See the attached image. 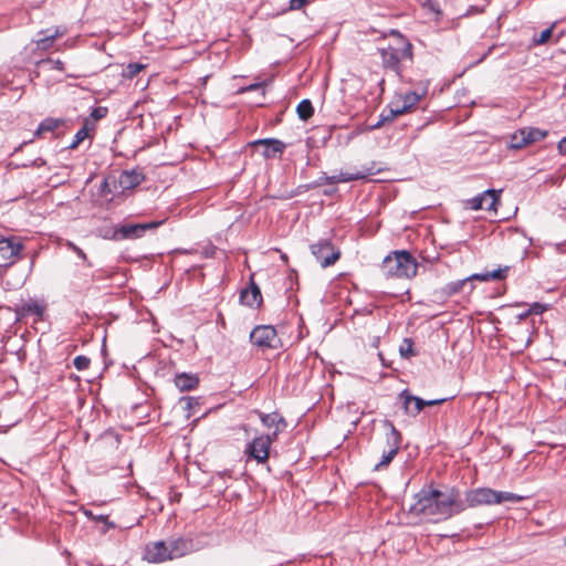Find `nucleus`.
<instances>
[{"label": "nucleus", "mask_w": 566, "mask_h": 566, "mask_svg": "<svg viewBox=\"0 0 566 566\" xmlns=\"http://www.w3.org/2000/svg\"><path fill=\"white\" fill-rule=\"evenodd\" d=\"M397 453L398 452H395L394 450L384 451L381 460L375 465V470H380L381 468L389 465Z\"/></svg>", "instance_id": "c9c22d12"}, {"label": "nucleus", "mask_w": 566, "mask_h": 566, "mask_svg": "<svg viewBox=\"0 0 566 566\" xmlns=\"http://www.w3.org/2000/svg\"><path fill=\"white\" fill-rule=\"evenodd\" d=\"M250 342L253 346L265 349H279L282 347V340L272 325H258L250 333Z\"/></svg>", "instance_id": "0eeeda50"}, {"label": "nucleus", "mask_w": 566, "mask_h": 566, "mask_svg": "<svg viewBox=\"0 0 566 566\" xmlns=\"http://www.w3.org/2000/svg\"><path fill=\"white\" fill-rule=\"evenodd\" d=\"M296 113L301 120H308L314 115V107L308 98L302 99L296 106Z\"/></svg>", "instance_id": "bb28decb"}, {"label": "nucleus", "mask_w": 566, "mask_h": 566, "mask_svg": "<svg viewBox=\"0 0 566 566\" xmlns=\"http://www.w3.org/2000/svg\"><path fill=\"white\" fill-rule=\"evenodd\" d=\"M407 113V107H397V108H389L388 111H382L380 114V119L384 123L394 120L397 116L402 115Z\"/></svg>", "instance_id": "2f4dec72"}, {"label": "nucleus", "mask_w": 566, "mask_h": 566, "mask_svg": "<svg viewBox=\"0 0 566 566\" xmlns=\"http://www.w3.org/2000/svg\"><path fill=\"white\" fill-rule=\"evenodd\" d=\"M64 31L61 30L60 27L55 28L54 31L50 29L41 30L38 33V39L34 41L36 44V49L41 51H46L52 48L55 39L62 36Z\"/></svg>", "instance_id": "aec40b11"}, {"label": "nucleus", "mask_w": 566, "mask_h": 566, "mask_svg": "<svg viewBox=\"0 0 566 566\" xmlns=\"http://www.w3.org/2000/svg\"><path fill=\"white\" fill-rule=\"evenodd\" d=\"M461 504L463 511L469 507L496 504V491L490 488L467 490L464 497L461 496Z\"/></svg>", "instance_id": "6e6552de"}, {"label": "nucleus", "mask_w": 566, "mask_h": 566, "mask_svg": "<svg viewBox=\"0 0 566 566\" xmlns=\"http://www.w3.org/2000/svg\"><path fill=\"white\" fill-rule=\"evenodd\" d=\"M115 230V226L114 227H111V228H107L104 230V234H103V238L104 239H108V240H114V238L112 237L113 235V231Z\"/></svg>", "instance_id": "4d7b16f0"}, {"label": "nucleus", "mask_w": 566, "mask_h": 566, "mask_svg": "<svg viewBox=\"0 0 566 566\" xmlns=\"http://www.w3.org/2000/svg\"><path fill=\"white\" fill-rule=\"evenodd\" d=\"M547 305L542 304L539 302H534L530 307L528 312L531 315H541L544 311L547 310Z\"/></svg>", "instance_id": "37998d69"}, {"label": "nucleus", "mask_w": 566, "mask_h": 566, "mask_svg": "<svg viewBox=\"0 0 566 566\" xmlns=\"http://www.w3.org/2000/svg\"><path fill=\"white\" fill-rule=\"evenodd\" d=\"M381 59V66L385 70L392 71L400 80L403 78L401 61H413V45L406 43L402 45L388 44L384 48H378Z\"/></svg>", "instance_id": "7ed1b4c3"}, {"label": "nucleus", "mask_w": 566, "mask_h": 566, "mask_svg": "<svg viewBox=\"0 0 566 566\" xmlns=\"http://www.w3.org/2000/svg\"><path fill=\"white\" fill-rule=\"evenodd\" d=\"M145 67L144 64L140 63H129L123 71V75L127 78L135 77Z\"/></svg>", "instance_id": "f704fd0d"}, {"label": "nucleus", "mask_w": 566, "mask_h": 566, "mask_svg": "<svg viewBox=\"0 0 566 566\" xmlns=\"http://www.w3.org/2000/svg\"><path fill=\"white\" fill-rule=\"evenodd\" d=\"M264 85H265V82L253 83L248 86L240 87L238 90V94H243L245 92H251V91H261L262 95H264Z\"/></svg>", "instance_id": "a19ab883"}, {"label": "nucleus", "mask_w": 566, "mask_h": 566, "mask_svg": "<svg viewBox=\"0 0 566 566\" xmlns=\"http://www.w3.org/2000/svg\"><path fill=\"white\" fill-rule=\"evenodd\" d=\"M70 245L72 247L73 251H74V252H75V253H76V254H77L82 260L87 261V256H86L85 252H84L81 248H78V247H76V245H74V244H72V243H71Z\"/></svg>", "instance_id": "3c124183"}, {"label": "nucleus", "mask_w": 566, "mask_h": 566, "mask_svg": "<svg viewBox=\"0 0 566 566\" xmlns=\"http://www.w3.org/2000/svg\"><path fill=\"white\" fill-rule=\"evenodd\" d=\"M524 136L526 138L527 145L539 142L547 136V130H542L536 127H523Z\"/></svg>", "instance_id": "cd10ccee"}, {"label": "nucleus", "mask_w": 566, "mask_h": 566, "mask_svg": "<svg viewBox=\"0 0 566 566\" xmlns=\"http://www.w3.org/2000/svg\"><path fill=\"white\" fill-rule=\"evenodd\" d=\"M285 428H275L271 433L268 434H260L261 437H268L269 438V446L277 439L279 433L282 432Z\"/></svg>", "instance_id": "49530a36"}, {"label": "nucleus", "mask_w": 566, "mask_h": 566, "mask_svg": "<svg viewBox=\"0 0 566 566\" xmlns=\"http://www.w3.org/2000/svg\"><path fill=\"white\" fill-rule=\"evenodd\" d=\"M524 130L518 129L516 130L514 134L511 135V138H510V148L512 149H522L524 148L525 146H527V142H526V138L524 136Z\"/></svg>", "instance_id": "c85d7f7f"}, {"label": "nucleus", "mask_w": 566, "mask_h": 566, "mask_svg": "<svg viewBox=\"0 0 566 566\" xmlns=\"http://www.w3.org/2000/svg\"><path fill=\"white\" fill-rule=\"evenodd\" d=\"M370 172H340L338 175L327 176L325 172L317 178L316 180L312 181L311 184L305 185L306 190L318 188L323 185H336L339 182H349L354 180H359L366 178Z\"/></svg>", "instance_id": "ddd939ff"}, {"label": "nucleus", "mask_w": 566, "mask_h": 566, "mask_svg": "<svg viewBox=\"0 0 566 566\" xmlns=\"http://www.w3.org/2000/svg\"><path fill=\"white\" fill-rule=\"evenodd\" d=\"M337 191V188L326 189L324 190V195L331 196Z\"/></svg>", "instance_id": "13d9d810"}, {"label": "nucleus", "mask_w": 566, "mask_h": 566, "mask_svg": "<svg viewBox=\"0 0 566 566\" xmlns=\"http://www.w3.org/2000/svg\"><path fill=\"white\" fill-rule=\"evenodd\" d=\"M564 544L566 545V537L564 538Z\"/></svg>", "instance_id": "69168bd1"}, {"label": "nucleus", "mask_w": 566, "mask_h": 566, "mask_svg": "<svg viewBox=\"0 0 566 566\" xmlns=\"http://www.w3.org/2000/svg\"><path fill=\"white\" fill-rule=\"evenodd\" d=\"M258 415L260 417V420L262 422V424L265 427V428H286L287 427V422L285 420V418L277 411H274V412H271V413H264V412H261V411H258Z\"/></svg>", "instance_id": "4be33fe9"}, {"label": "nucleus", "mask_w": 566, "mask_h": 566, "mask_svg": "<svg viewBox=\"0 0 566 566\" xmlns=\"http://www.w3.org/2000/svg\"><path fill=\"white\" fill-rule=\"evenodd\" d=\"M552 35H553V27L543 30L539 34V38L535 42H536V44H544L551 39Z\"/></svg>", "instance_id": "c03bdc74"}, {"label": "nucleus", "mask_w": 566, "mask_h": 566, "mask_svg": "<svg viewBox=\"0 0 566 566\" xmlns=\"http://www.w3.org/2000/svg\"><path fill=\"white\" fill-rule=\"evenodd\" d=\"M313 1L314 0H290L289 8L283 10V12L301 10L305 8L307 4L312 3Z\"/></svg>", "instance_id": "58836bf2"}, {"label": "nucleus", "mask_w": 566, "mask_h": 566, "mask_svg": "<svg viewBox=\"0 0 566 566\" xmlns=\"http://www.w3.org/2000/svg\"><path fill=\"white\" fill-rule=\"evenodd\" d=\"M311 253L323 269L334 265L342 256V251L331 239L323 238L310 245Z\"/></svg>", "instance_id": "39448f33"}, {"label": "nucleus", "mask_w": 566, "mask_h": 566, "mask_svg": "<svg viewBox=\"0 0 566 566\" xmlns=\"http://www.w3.org/2000/svg\"><path fill=\"white\" fill-rule=\"evenodd\" d=\"M557 148L560 154L566 155V136L558 142Z\"/></svg>", "instance_id": "6e6d98bb"}, {"label": "nucleus", "mask_w": 566, "mask_h": 566, "mask_svg": "<svg viewBox=\"0 0 566 566\" xmlns=\"http://www.w3.org/2000/svg\"><path fill=\"white\" fill-rule=\"evenodd\" d=\"M449 398H441V399H432V400H426V407L437 406L446 402Z\"/></svg>", "instance_id": "603ef678"}, {"label": "nucleus", "mask_w": 566, "mask_h": 566, "mask_svg": "<svg viewBox=\"0 0 566 566\" xmlns=\"http://www.w3.org/2000/svg\"><path fill=\"white\" fill-rule=\"evenodd\" d=\"M182 400L186 401L188 409H192L193 405H199L198 400L192 397H184Z\"/></svg>", "instance_id": "5fc2aeb1"}, {"label": "nucleus", "mask_w": 566, "mask_h": 566, "mask_svg": "<svg viewBox=\"0 0 566 566\" xmlns=\"http://www.w3.org/2000/svg\"><path fill=\"white\" fill-rule=\"evenodd\" d=\"M143 559L151 564H161L172 560L167 541L149 542L145 545Z\"/></svg>", "instance_id": "1a4fd4ad"}, {"label": "nucleus", "mask_w": 566, "mask_h": 566, "mask_svg": "<svg viewBox=\"0 0 566 566\" xmlns=\"http://www.w3.org/2000/svg\"><path fill=\"white\" fill-rule=\"evenodd\" d=\"M467 279H469V289H468V293H471L473 290H474V285H473V281H481V282H488V276H486V272H483V273H474V274H471L469 276H467Z\"/></svg>", "instance_id": "ea45409f"}, {"label": "nucleus", "mask_w": 566, "mask_h": 566, "mask_svg": "<svg viewBox=\"0 0 566 566\" xmlns=\"http://www.w3.org/2000/svg\"><path fill=\"white\" fill-rule=\"evenodd\" d=\"M24 244L15 235L4 237L0 234V256L4 262L18 260L23 258Z\"/></svg>", "instance_id": "9b49d317"}, {"label": "nucleus", "mask_w": 566, "mask_h": 566, "mask_svg": "<svg viewBox=\"0 0 566 566\" xmlns=\"http://www.w3.org/2000/svg\"><path fill=\"white\" fill-rule=\"evenodd\" d=\"M413 497L415 503L409 507V513L424 516L431 522L447 521L463 512L461 492L455 486L441 491L426 485Z\"/></svg>", "instance_id": "f257e3e1"}, {"label": "nucleus", "mask_w": 566, "mask_h": 566, "mask_svg": "<svg viewBox=\"0 0 566 566\" xmlns=\"http://www.w3.org/2000/svg\"><path fill=\"white\" fill-rule=\"evenodd\" d=\"M270 451L271 447L269 446V438L258 436L247 444L244 453L249 459H253L259 464H262L268 462Z\"/></svg>", "instance_id": "4468645a"}, {"label": "nucleus", "mask_w": 566, "mask_h": 566, "mask_svg": "<svg viewBox=\"0 0 566 566\" xmlns=\"http://www.w3.org/2000/svg\"><path fill=\"white\" fill-rule=\"evenodd\" d=\"M252 148L262 147L261 155L264 159H281L286 149V144L277 138H261L249 143Z\"/></svg>", "instance_id": "9d476101"}, {"label": "nucleus", "mask_w": 566, "mask_h": 566, "mask_svg": "<svg viewBox=\"0 0 566 566\" xmlns=\"http://www.w3.org/2000/svg\"><path fill=\"white\" fill-rule=\"evenodd\" d=\"M531 316L530 312H528V308L522 313H518L515 318H516V322L517 324L521 323L522 321H525L526 318H528Z\"/></svg>", "instance_id": "864d4df0"}, {"label": "nucleus", "mask_w": 566, "mask_h": 566, "mask_svg": "<svg viewBox=\"0 0 566 566\" xmlns=\"http://www.w3.org/2000/svg\"><path fill=\"white\" fill-rule=\"evenodd\" d=\"M28 143H29V142H23L21 145H19V146L14 149V153H17V151L21 150V149H22V147H23L24 145H27Z\"/></svg>", "instance_id": "052dcab7"}, {"label": "nucleus", "mask_w": 566, "mask_h": 566, "mask_svg": "<svg viewBox=\"0 0 566 566\" xmlns=\"http://www.w3.org/2000/svg\"><path fill=\"white\" fill-rule=\"evenodd\" d=\"M385 123L379 118V120L373 125V128L376 129V128H380Z\"/></svg>", "instance_id": "bf43d9fd"}, {"label": "nucleus", "mask_w": 566, "mask_h": 566, "mask_svg": "<svg viewBox=\"0 0 566 566\" xmlns=\"http://www.w3.org/2000/svg\"><path fill=\"white\" fill-rule=\"evenodd\" d=\"M501 190L488 189L482 193L468 199L465 207L471 210L485 209L488 211H496V205L500 202Z\"/></svg>", "instance_id": "f8f14e48"}, {"label": "nucleus", "mask_w": 566, "mask_h": 566, "mask_svg": "<svg viewBox=\"0 0 566 566\" xmlns=\"http://www.w3.org/2000/svg\"><path fill=\"white\" fill-rule=\"evenodd\" d=\"M90 364L91 359L84 355H78L73 360L74 367L80 371L87 369L90 367Z\"/></svg>", "instance_id": "4c0bfd02"}, {"label": "nucleus", "mask_w": 566, "mask_h": 566, "mask_svg": "<svg viewBox=\"0 0 566 566\" xmlns=\"http://www.w3.org/2000/svg\"><path fill=\"white\" fill-rule=\"evenodd\" d=\"M399 397L402 400L405 412L409 416L416 417L426 407V400L411 395L408 389H403Z\"/></svg>", "instance_id": "a211bd4d"}, {"label": "nucleus", "mask_w": 566, "mask_h": 566, "mask_svg": "<svg viewBox=\"0 0 566 566\" xmlns=\"http://www.w3.org/2000/svg\"><path fill=\"white\" fill-rule=\"evenodd\" d=\"M419 263L407 250H396L388 254L381 263L386 277L411 279L417 275Z\"/></svg>", "instance_id": "f03ea898"}, {"label": "nucleus", "mask_w": 566, "mask_h": 566, "mask_svg": "<svg viewBox=\"0 0 566 566\" xmlns=\"http://www.w3.org/2000/svg\"><path fill=\"white\" fill-rule=\"evenodd\" d=\"M98 520H101V521L107 520V516L101 515V516L98 517Z\"/></svg>", "instance_id": "e2e57ef3"}, {"label": "nucleus", "mask_w": 566, "mask_h": 566, "mask_svg": "<svg viewBox=\"0 0 566 566\" xmlns=\"http://www.w3.org/2000/svg\"><path fill=\"white\" fill-rule=\"evenodd\" d=\"M523 499H524L523 496L517 495L512 492L496 491V504H501L503 502L518 503Z\"/></svg>", "instance_id": "7c9ffc66"}, {"label": "nucleus", "mask_w": 566, "mask_h": 566, "mask_svg": "<svg viewBox=\"0 0 566 566\" xmlns=\"http://www.w3.org/2000/svg\"><path fill=\"white\" fill-rule=\"evenodd\" d=\"M107 438L114 439V444H116V446L120 442V436L111 430L107 431L104 436V439H107Z\"/></svg>", "instance_id": "09e8293b"}, {"label": "nucleus", "mask_w": 566, "mask_h": 566, "mask_svg": "<svg viewBox=\"0 0 566 566\" xmlns=\"http://www.w3.org/2000/svg\"><path fill=\"white\" fill-rule=\"evenodd\" d=\"M38 67L49 66V69H55L59 71L64 70V63L61 60H53L51 57L42 59L36 62Z\"/></svg>", "instance_id": "72a5a7b5"}, {"label": "nucleus", "mask_w": 566, "mask_h": 566, "mask_svg": "<svg viewBox=\"0 0 566 566\" xmlns=\"http://www.w3.org/2000/svg\"><path fill=\"white\" fill-rule=\"evenodd\" d=\"M469 289V279L464 277L461 280H457L453 282L447 283L439 291H436V294L439 295V298L447 300L453 295L467 292Z\"/></svg>", "instance_id": "6ab92c4d"}, {"label": "nucleus", "mask_w": 566, "mask_h": 566, "mask_svg": "<svg viewBox=\"0 0 566 566\" xmlns=\"http://www.w3.org/2000/svg\"><path fill=\"white\" fill-rule=\"evenodd\" d=\"M94 129L88 118L83 120V126L76 132L73 142L70 144V149H75L77 146L90 136V132Z\"/></svg>", "instance_id": "a878e982"}, {"label": "nucleus", "mask_w": 566, "mask_h": 566, "mask_svg": "<svg viewBox=\"0 0 566 566\" xmlns=\"http://www.w3.org/2000/svg\"><path fill=\"white\" fill-rule=\"evenodd\" d=\"M14 264V260L9 262L0 263V277L7 272V270Z\"/></svg>", "instance_id": "8fccbe9b"}, {"label": "nucleus", "mask_w": 566, "mask_h": 566, "mask_svg": "<svg viewBox=\"0 0 566 566\" xmlns=\"http://www.w3.org/2000/svg\"><path fill=\"white\" fill-rule=\"evenodd\" d=\"M167 542L171 552L172 560L197 552L200 548L198 543L188 536L174 537Z\"/></svg>", "instance_id": "2eb2a0df"}, {"label": "nucleus", "mask_w": 566, "mask_h": 566, "mask_svg": "<svg viewBox=\"0 0 566 566\" xmlns=\"http://www.w3.org/2000/svg\"><path fill=\"white\" fill-rule=\"evenodd\" d=\"M33 264H34V256L31 260V266H33Z\"/></svg>", "instance_id": "0e129e2a"}, {"label": "nucleus", "mask_w": 566, "mask_h": 566, "mask_svg": "<svg viewBox=\"0 0 566 566\" xmlns=\"http://www.w3.org/2000/svg\"><path fill=\"white\" fill-rule=\"evenodd\" d=\"M107 113H108V108L105 106L93 107V109L91 112V117L94 120H99V119L104 118L107 115Z\"/></svg>", "instance_id": "79ce46f5"}, {"label": "nucleus", "mask_w": 566, "mask_h": 566, "mask_svg": "<svg viewBox=\"0 0 566 566\" xmlns=\"http://www.w3.org/2000/svg\"><path fill=\"white\" fill-rule=\"evenodd\" d=\"M240 302L252 308H259L262 305L263 297L261 290L252 275L250 276L249 285L240 292Z\"/></svg>", "instance_id": "dca6fc26"}, {"label": "nucleus", "mask_w": 566, "mask_h": 566, "mask_svg": "<svg viewBox=\"0 0 566 566\" xmlns=\"http://www.w3.org/2000/svg\"><path fill=\"white\" fill-rule=\"evenodd\" d=\"M399 353L402 358H410L418 355V353L413 349V342L411 338H403L402 344L399 347Z\"/></svg>", "instance_id": "c756f323"}, {"label": "nucleus", "mask_w": 566, "mask_h": 566, "mask_svg": "<svg viewBox=\"0 0 566 566\" xmlns=\"http://www.w3.org/2000/svg\"><path fill=\"white\" fill-rule=\"evenodd\" d=\"M510 271V266H500L496 270L493 271H485L489 281H503L506 279L507 273Z\"/></svg>", "instance_id": "473e14b6"}, {"label": "nucleus", "mask_w": 566, "mask_h": 566, "mask_svg": "<svg viewBox=\"0 0 566 566\" xmlns=\"http://www.w3.org/2000/svg\"><path fill=\"white\" fill-rule=\"evenodd\" d=\"M429 82L427 81L424 85H422L420 91L408 92L403 96V104L401 107H407V112L417 104L421 98H423L428 93Z\"/></svg>", "instance_id": "b1692460"}, {"label": "nucleus", "mask_w": 566, "mask_h": 566, "mask_svg": "<svg viewBox=\"0 0 566 566\" xmlns=\"http://www.w3.org/2000/svg\"><path fill=\"white\" fill-rule=\"evenodd\" d=\"M165 220H157L143 223H123L115 226L113 231L114 241L136 240L144 237L148 230H155L163 226Z\"/></svg>", "instance_id": "423d86ee"}, {"label": "nucleus", "mask_w": 566, "mask_h": 566, "mask_svg": "<svg viewBox=\"0 0 566 566\" xmlns=\"http://www.w3.org/2000/svg\"><path fill=\"white\" fill-rule=\"evenodd\" d=\"M145 175L142 169L134 168L132 170H123L118 179H114V188L118 187L123 190H129L139 186L145 180Z\"/></svg>", "instance_id": "f3484780"}, {"label": "nucleus", "mask_w": 566, "mask_h": 566, "mask_svg": "<svg viewBox=\"0 0 566 566\" xmlns=\"http://www.w3.org/2000/svg\"><path fill=\"white\" fill-rule=\"evenodd\" d=\"M46 307L45 301L30 297L28 301L21 300V303L8 306L7 310L15 314V323H21L29 316H34L36 323L43 321Z\"/></svg>", "instance_id": "20e7f679"}, {"label": "nucleus", "mask_w": 566, "mask_h": 566, "mask_svg": "<svg viewBox=\"0 0 566 566\" xmlns=\"http://www.w3.org/2000/svg\"><path fill=\"white\" fill-rule=\"evenodd\" d=\"M64 124V119L46 117L43 119L36 130L34 132V136L40 137L43 133L54 132L56 128Z\"/></svg>", "instance_id": "393cba45"}, {"label": "nucleus", "mask_w": 566, "mask_h": 566, "mask_svg": "<svg viewBox=\"0 0 566 566\" xmlns=\"http://www.w3.org/2000/svg\"><path fill=\"white\" fill-rule=\"evenodd\" d=\"M175 385L180 391H188L197 388L199 377L196 374L181 373L175 376Z\"/></svg>", "instance_id": "5701e85b"}, {"label": "nucleus", "mask_w": 566, "mask_h": 566, "mask_svg": "<svg viewBox=\"0 0 566 566\" xmlns=\"http://www.w3.org/2000/svg\"><path fill=\"white\" fill-rule=\"evenodd\" d=\"M46 165V161L41 158V157H38L33 160H30V164H21L19 165V167H23V168H29V167H34V168H41L43 166Z\"/></svg>", "instance_id": "a18cd8bd"}, {"label": "nucleus", "mask_w": 566, "mask_h": 566, "mask_svg": "<svg viewBox=\"0 0 566 566\" xmlns=\"http://www.w3.org/2000/svg\"><path fill=\"white\" fill-rule=\"evenodd\" d=\"M384 427L388 429V432L386 433V443L389 447V450L398 452L402 442L401 432L390 420H385Z\"/></svg>", "instance_id": "412c9836"}, {"label": "nucleus", "mask_w": 566, "mask_h": 566, "mask_svg": "<svg viewBox=\"0 0 566 566\" xmlns=\"http://www.w3.org/2000/svg\"><path fill=\"white\" fill-rule=\"evenodd\" d=\"M116 188H112L108 178L104 179L101 184L99 190L103 195L113 193Z\"/></svg>", "instance_id": "de8ad7c7"}, {"label": "nucleus", "mask_w": 566, "mask_h": 566, "mask_svg": "<svg viewBox=\"0 0 566 566\" xmlns=\"http://www.w3.org/2000/svg\"><path fill=\"white\" fill-rule=\"evenodd\" d=\"M281 259H282L283 261H287V255H286V254H282V255H281Z\"/></svg>", "instance_id": "680f3d73"}, {"label": "nucleus", "mask_w": 566, "mask_h": 566, "mask_svg": "<svg viewBox=\"0 0 566 566\" xmlns=\"http://www.w3.org/2000/svg\"><path fill=\"white\" fill-rule=\"evenodd\" d=\"M388 34L394 39L392 45L403 46L406 43H411L400 31L396 29H391Z\"/></svg>", "instance_id": "e433bc0d"}]
</instances>
